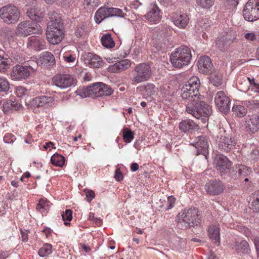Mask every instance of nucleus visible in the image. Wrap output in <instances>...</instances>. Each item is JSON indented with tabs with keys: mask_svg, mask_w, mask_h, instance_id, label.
<instances>
[{
	"mask_svg": "<svg viewBox=\"0 0 259 259\" xmlns=\"http://www.w3.org/2000/svg\"><path fill=\"white\" fill-rule=\"evenodd\" d=\"M10 89V83L4 77H0V92H7Z\"/></svg>",
	"mask_w": 259,
	"mask_h": 259,
	"instance_id": "46",
	"label": "nucleus"
},
{
	"mask_svg": "<svg viewBox=\"0 0 259 259\" xmlns=\"http://www.w3.org/2000/svg\"><path fill=\"white\" fill-rule=\"evenodd\" d=\"M176 199L173 196L167 197V209H171L175 206Z\"/></svg>",
	"mask_w": 259,
	"mask_h": 259,
	"instance_id": "55",
	"label": "nucleus"
},
{
	"mask_svg": "<svg viewBox=\"0 0 259 259\" xmlns=\"http://www.w3.org/2000/svg\"><path fill=\"white\" fill-rule=\"evenodd\" d=\"M114 178L118 181H120L122 180L123 175L119 168H116L115 170Z\"/></svg>",
	"mask_w": 259,
	"mask_h": 259,
	"instance_id": "62",
	"label": "nucleus"
},
{
	"mask_svg": "<svg viewBox=\"0 0 259 259\" xmlns=\"http://www.w3.org/2000/svg\"><path fill=\"white\" fill-rule=\"evenodd\" d=\"M179 225L184 224V228L197 226L200 224L201 220L200 212L195 207L185 209L182 213H179Z\"/></svg>",
	"mask_w": 259,
	"mask_h": 259,
	"instance_id": "5",
	"label": "nucleus"
},
{
	"mask_svg": "<svg viewBox=\"0 0 259 259\" xmlns=\"http://www.w3.org/2000/svg\"><path fill=\"white\" fill-rule=\"evenodd\" d=\"M192 59L191 51L186 46H181L172 52L170 56V61L177 68L187 66Z\"/></svg>",
	"mask_w": 259,
	"mask_h": 259,
	"instance_id": "3",
	"label": "nucleus"
},
{
	"mask_svg": "<svg viewBox=\"0 0 259 259\" xmlns=\"http://www.w3.org/2000/svg\"><path fill=\"white\" fill-rule=\"evenodd\" d=\"M42 32L41 26L37 23L24 21L17 25L15 34L18 36L26 37L32 34H40Z\"/></svg>",
	"mask_w": 259,
	"mask_h": 259,
	"instance_id": "7",
	"label": "nucleus"
},
{
	"mask_svg": "<svg viewBox=\"0 0 259 259\" xmlns=\"http://www.w3.org/2000/svg\"><path fill=\"white\" fill-rule=\"evenodd\" d=\"M214 167L221 175L228 173L232 165L231 162L223 154H217L214 160Z\"/></svg>",
	"mask_w": 259,
	"mask_h": 259,
	"instance_id": "12",
	"label": "nucleus"
},
{
	"mask_svg": "<svg viewBox=\"0 0 259 259\" xmlns=\"http://www.w3.org/2000/svg\"><path fill=\"white\" fill-rule=\"evenodd\" d=\"M216 107L220 112L227 113L230 111V100L224 91L218 92L214 97Z\"/></svg>",
	"mask_w": 259,
	"mask_h": 259,
	"instance_id": "11",
	"label": "nucleus"
},
{
	"mask_svg": "<svg viewBox=\"0 0 259 259\" xmlns=\"http://www.w3.org/2000/svg\"><path fill=\"white\" fill-rule=\"evenodd\" d=\"M89 31L87 25L85 24H81L76 27L75 34L77 37H81L87 34Z\"/></svg>",
	"mask_w": 259,
	"mask_h": 259,
	"instance_id": "40",
	"label": "nucleus"
},
{
	"mask_svg": "<svg viewBox=\"0 0 259 259\" xmlns=\"http://www.w3.org/2000/svg\"><path fill=\"white\" fill-rule=\"evenodd\" d=\"M48 15L50 21L48 23L46 37L50 44L56 45L64 37L63 24L58 13L55 11H50Z\"/></svg>",
	"mask_w": 259,
	"mask_h": 259,
	"instance_id": "1",
	"label": "nucleus"
},
{
	"mask_svg": "<svg viewBox=\"0 0 259 259\" xmlns=\"http://www.w3.org/2000/svg\"><path fill=\"white\" fill-rule=\"evenodd\" d=\"M246 20L254 21L259 19V0H249L243 10Z\"/></svg>",
	"mask_w": 259,
	"mask_h": 259,
	"instance_id": "9",
	"label": "nucleus"
},
{
	"mask_svg": "<svg viewBox=\"0 0 259 259\" xmlns=\"http://www.w3.org/2000/svg\"><path fill=\"white\" fill-rule=\"evenodd\" d=\"M108 11L109 17H120L122 18L125 16V14L119 8L110 7L108 8Z\"/></svg>",
	"mask_w": 259,
	"mask_h": 259,
	"instance_id": "42",
	"label": "nucleus"
},
{
	"mask_svg": "<svg viewBox=\"0 0 259 259\" xmlns=\"http://www.w3.org/2000/svg\"><path fill=\"white\" fill-rule=\"evenodd\" d=\"M245 38L247 40L254 41L256 39V36L253 32L247 33L244 35Z\"/></svg>",
	"mask_w": 259,
	"mask_h": 259,
	"instance_id": "57",
	"label": "nucleus"
},
{
	"mask_svg": "<svg viewBox=\"0 0 259 259\" xmlns=\"http://www.w3.org/2000/svg\"><path fill=\"white\" fill-rule=\"evenodd\" d=\"M62 219L64 221H71L72 219V211L70 209H66L62 214Z\"/></svg>",
	"mask_w": 259,
	"mask_h": 259,
	"instance_id": "51",
	"label": "nucleus"
},
{
	"mask_svg": "<svg viewBox=\"0 0 259 259\" xmlns=\"http://www.w3.org/2000/svg\"><path fill=\"white\" fill-rule=\"evenodd\" d=\"M145 18L149 21L158 23L161 20L162 14L161 11L156 4H151L150 10L145 15Z\"/></svg>",
	"mask_w": 259,
	"mask_h": 259,
	"instance_id": "23",
	"label": "nucleus"
},
{
	"mask_svg": "<svg viewBox=\"0 0 259 259\" xmlns=\"http://www.w3.org/2000/svg\"><path fill=\"white\" fill-rule=\"evenodd\" d=\"M108 17H109L108 8L105 6L101 7L95 13V21L96 23L99 24Z\"/></svg>",
	"mask_w": 259,
	"mask_h": 259,
	"instance_id": "29",
	"label": "nucleus"
},
{
	"mask_svg": "<svg viewBox=\"0 0 259 259\" xmlns=\"http://www.w3.org/2000/svg\"><path fill=\"white\" fill-rule=\"evenodd\" d=\"M100 82L93 83L92 85L79 88L76 91L77 94L82 98L92 97V98L99 97L98 92L99 86Z\"/></svg>",
	"mask_w": 259,
	"mask_h": 259,
	"instance_id": "15",
	"label": "nucleus"
},
{
	"mask_svg": "<svg viewBox=\"0 0 259 259\" xmlns=\"http://www.w3.org/2000/svg\"><path fill=\"white\" fill-rule=\"evenodd\" d=\"M179 128L184 133L192 132L193 131L198 130L199 127L197 124L190 119H185L180 122Z\"/></svg>",
	"mask_w": 259,
	"mask_h": 259,
	"instance_id": "26",
	"label": "nucleus"
},
{
	"mask_svg": "<svg viewBox=\"0 0 259 259\" xmlns=\"http://www.w3.org/2000/svg\"><path fill=\"white\" fill-rule=\"evenodd\" d=\"M98 92L99 97L110 96L113 93L112 89L110 87L102 82H100Z\"/></svg>",
	"mask_w": 259,
	"mask_h": 259,
	"instance_id": "34",
	"label": "nucleus"
},
{
	"mask_svg": "<svg viewBox=\"0 0 259 259\" xmlns=\"http://www.w3.org/2000/svg\"><path fill=\"white\" fill-rule=\"evenodd\" d=\"M13 107V102L10 100L3 104V111L5 113L9 112Z\"/></svg>",
	"mask_w": 259,
	"mask_h": 259,
	"instance_id": "53",
	"label": "nucleus"
},
{
	"mask_svg": "<svg viewBox=\"0 0 259 259\" xmlns=\"http://www.w3.org/2000/svg\"><path fill=\"white\" fill-rule=\"evenodd\" d=\"M244 106L245 105H234L232 109L233 114L239 117L244 116L247 113V110L244 107Z\"/></svg>",
	"mask_w": 259,
	"mask_h": 259,
	"instance_id": "35",
	"label": "nucleus"
},
{
	"mask_svg": "<svg viewBox=\"0 0 259 259\" xmlns=\"http://www.w3.org/2000/svg\"><path fill=\"white\" fill-rule=\"evenodd\" d=\"M37 64L44 67H51L55 64V57L51 52H44L37 59Z\"/></svg>",
	"mask_w": 259,
	"mask_h": 259,
	"instance_id": "20",
	"label": "nucleus"
},
{
	"mask_svg": "<svg viewBox=\"0 0 259 259\" xmlns=\"http://www.w3.org/2000/svg\"><path fill=\"white\" fill-rule=\"evenodd\" d=\"M53 83L61 89H66L73 85L74 83L73 77L66 74H57L52 78Z\"/></svg>",
	"mask_w": 259,
	"mask_h": 259,
	"instance_id": "13",
	"label": "nucleus"
},
{
	"mask_svg": "<svg viewBox=\"0 0 259 259\" xmlns=\"http://www.w3.org/2000/svg\"><path fill=\"white\" fill-rule=\"evenodd\" d=\"M152 74V69L148 63H142L138 64L132 71V84L136 85L147 81L151 77Z\"/></svg>",
	"mask_w": 259,
	"mask_h": 259,
	"instance_id": "6",
	"label": "nucleus"
},
{
	"mask_svg": "<svg viewBox=\"0 0 259 259\" xmlns=\"http://www.w3.org/2000/svg\"><path fill=\"white\" fill-rule=\"evenodd\" d=\"M233 248L238 253L248 254L250 249L248 243L245 240L241 238H238L235 240Z\"/></svg>",
	"mask_w": 259,
	"mask_h": 259,
	"instance_id": "25",
	"label": "nucleus"
},
{
	"mask_svg": "<svg viewBox=\"0 0 259 259\" xmlns=\"http://www.w3.org/2000/svg\"><path fill=\"white\" fill-rule=\"evenodd\" d=\"M253 242L257 253L259 254V237L256 236L254 238Z\"/></svg>",
	"mask_w": 259,
	"mask_h": 259,
	"instance_id": "64",
	"label": "nucleus"
},
{
	"mask_svg": "<svg viewBox=\"0 0 259 259\" xmlns=\"http://www.w3.org/2000/svg\"><path fill=\"white\" fill-rule=\"evenodd\" d=\"M210 81L213 84V85L216 87H219L222 84V79L219 77H212L211 79H210Z\"/></svg>",
	"mask_w": 259,
	"mask_h": 259,
	"instance_id": "56",
	"label": "nucleus"
},
{
	"mask_svg": "<svg viewBox=\"0 0 259 259\" xmlns=\"http://www.w3.org/2000/svg\"><path fill=\"white\" fill-rule=\"evenodd\" d=\"M250 157L253 160H257L259 157V150L257 149L253 150L250 153Z\"/></svg>",
	"mask_w": 259,
	"mask_h": 259,
	"instance_id": "61",
	"label": "nucleus"
},
{
	"mask_svg": "<svg viewBox=\"0 0 259 259\" xmlns=\"http://www.w3.org/2000/svg\"><path fill=\"white\" fill-rule=\"evenodd\" d=\"M198 67L200 72L203 74H211L213 70V66L210 58L207 56L200 57L198 61Z\"/></svg>",
	"mask_w": 259,
	"mask_h": 259,
	"instance_id": "17",
	"label": "nucleus"
},
{
	"mask_svg": "<svg viewBox=\"0 0 259 259\" xmlns=\"http://www.w3.org/2000/svg\"><path fill=\"white\" fill-rule=\"evenodd\" d=\"M34 69L30 66L17 65L13 67L11 76L13 80H21L28 78Z\"/></svg>",
	"mask_w": 259,
	"mask_h": 259,
	"instance_id": "10",
	"label": "nucleus"
},
{
	"mask_svg": "<svg viewBox=\"0 0 259 259\" xmlns=\"http://www.w3.org/2000/svg\"><path fill=\"white\" fill-rule=\"evenodd\" d=\"M186 111L197 119L202 118L203 122H205L210 115L211 107L203 101L195 99L188 102L186 106Z\"/></svg>",
	"mask_w": 259,
	"mask_h": 259,
	"instance_id": "2",
	"label": "nucleus"
},
{
	"mask_svg": "<svg viewBox=\"0 0 259 259\" xmlns=\"http://www.w3.org/2000/svg\"><path fill=\"white\" fill-rule=\"evenodd\" d=\"M200 84L198 77L197 76L191 77L181 89L182 99L188 100L189 102H191L195 99H201L202 96L199 92Z\"/></svg>",
	"mask_w": 259,
	"mask_h": 259,
	"instance_id": "4",
	"label": "nucleus"
},
{
	"mask_svg": "<svg viewBox=\"0 0 259 259\" xmlns=\"http://www.w3.org/2000/svg\"><path fill=\"white\" fill-rule=\"evenodd\" d=\"M228 43L227 38L225 36H221L218 38L216 42V46L221 51L224 50L227 47Z\"/></svg>",
	"mask_w": 259,
	"mask_h": 259,
	"instance_id": "45",
	"label": "nucleus"
},
{
	"mask_svg": "<svg viewBox=\"0 0 259 259\" xmlns=\"http://www.w3.org/2000/svg\"><path fill=\"white\" fill-rule=\"evenodd\" d=\"M3 140L5 143L11 144L15 141L16 138L12 134L7 133L5 135Z\"/></svg>",
	"mask_w": 259,
	"mask_h": 259,
	"instance_id": "52",
	"label": "nucleus"
},
{
	"mask_svg": "<svg viewBox=\"0 0 259 259\" xmlns=\"http://www.w3.org/2000/svg\"><path fill=\"white\" fill-rule=\"evenodd\" d=\"M16 94L18 97L22 98L23 96L28 95L29 91L24 87H18L16 89Z\"/></svg>",
	"mask_w": 259,
	"mask_h": 259,
	"instance_id": "50",
	"label": "nucleus"
},
{
	"mask_svg": "<svg viewBox=\"0 0 259 259\" xmlns=\"http://www.w3.org/2000/svg\"><path fill=\"white\" fill-rule=\"evenodd\" d=\"M9 59L0 55V72L4 71L5 70L9 68Z\"/></svg>",
	"mask_w": 259,
	"mask_h": 259,
	"instance_id": "47",
	"label": "nucleus"
},
{
	"mask_svg": "<svg viewBox=\"0 0 259 259\" xmlns=\"http://www.w3.org/2000/svg\"><path fill=\"white\" fill-rule=\"evenodd\" d=\"M140 89L141 91H145L148 96L153 95L156 90L155 86L152 83H147L146 85L141 86Z\"/></svg>",
	"mask_w": 259,
	"mask_h": 259,
	"instance_id": "41",
	"label": "nucleus"
},
{
	"mask_svg": "<svg viewBox=\"0 0 259 259\" xmlns=\"http://www.w3.org/2000/svg\"><path fill=\"white\" fill-rule=\"evenodd\" d=\"M198 5L203 8H210L214 4V0H196Z\"/></svg>",
	"mask_w": 259,
	"mask_h": 259,
	"instance_id": "48",
	"label": "nucleus"
},
{
	"mask_svg": "<svg viewBox=\"0 0 259 259\" xmlns=\"http://www.w3.org/2000/svg\"><path fill=\"white\" fill-rule=\"evenodd\" d=\"M49 202L44 198L39 199L38 203L36 206V209L40 212L43 213L47 212L49 209Z\"/></svg>",
	"mask_w": 259,
	"mask_h": 259,
	"instance_id": "38",
	"label": "nucleus"
},
{
	"mask_svg": "<svg viewBox=\"0 0 259 259\" xmlns=\"http://www.w3.org/2000/svg\"><path fill=\"white\" fill-rule=\"evenodd\" d=\"M236 142L233 137L222 136L219 141V148L224 152H230L236 145Z\"/></svg>",
	"mask_w": 259,
	"mask_h": 259,
	"instance_id": "19",
	"label": "nucleus"
},
{
	"mask_svg": "<svg viewBox=\"0 0 259 259\" xmlns=\"http://www.w3.org/2000/svg\"><path fill=\"white\" fill-rule=\"evenodd\" d=\"M236 171L235 174H233L232 176L235 180L238 179L240 177H246L251 172L250 167L242 164L236 165Z\"/></svg>",
	"mask_w": 259,
	"mask_h": 259,
	"instance_id": "28",
	"label": "nucleus"
},
{
	"mask_svg": "<svg viewBox=\"0 0 259 259\" xmlns=\"http://www.w3.org/2000/svg\"><path fill=\"white\" fill-rule=\"evenodd\" d=\"M171 19L175 25L180 28H185L189 21L188 15L181 12L172 13Z\"/></svg>",
	"mask_w": 259,
	"mask_h": 259,
	"instance_id": "22",
	"label": "nucleus"
},
{
	"mask_svg": "<svg viewBox=\"0 0 259 259\" xmlns=\"http://www.w3.org/2000/svg\"><path fill=\"white\" fill-rule=\"evenodd\" d=\"M192 145L197 149V154H203L206 156L208 154V144L206 137L198 136Z\"/></svg>",
	"mask_w": 259,
	"mask_h": 259,
	"instance_id": "18",
	"label": "nucleus"
},
{
	"mask_svg": "<svg viewBox=\"0 0 259 259\" xmlns=\"http://www.w3.org/2000/svg\"><path fill=\"white\" fill-rule=\"evenodd\" d=\"M122 132V139L124 142L129 143L134 139L135 133L131 129L127 127H124Z\"/></svg>",
	"mask_w": 259,
	"mask_h": 259,
	"instance_id": "36",
	"label": "nucleus"
},
{
	"mask_svg": "<svg viewBox=\"0 0 259 259\" xmlns=\"http://www.w3.org/2000/svg\"><path fill=\"white\" fill-rule=\"evenodd\" d=\"M32 106L36 107L48 108L54 104V100L52 97L41 96L33 98L31 102Z\"/></svg>",
	"mask_w": 259,
	"mask_h": 259,
	"instance_id": "16",
	"label": "nucleus"
},
{
	"mask_svg": "<svg viewBox=\"0 0 259 259\" xmlns=\"http://www.w3.org/2000/svg\"><path fill=\"white\" fill-rule=\"evenodd\" d=\"M198 24L200 26L203 30L208 31L210 30L212 22L208 18L202 19L200 20Z\"/></svg>",
	"mask_w": 259,
	"mask_h": 259,
	"instance_id": "44",
	"label": "nucleus"
},
{
	"mask_svg": "<svg viewBox=\"0 0 259 259\" xmlns=\"http://www.w3.org/2000/svg\"><path fill=\"white\" fill-rule=\"evenodd\" d=\"M224 183L218 179L211 180L205 185V189L209 195H217L222 193L224 190Z\"/></svg>",
	"mask_w": 259,
	"mask_h": 259,
	"instance_id": "14",
	"label": "nucleus"
},
{
	"mask_svg": "<svg viewBox=\"0 0 259 259\" xmlns=\"http://www.w3.org/2000/svg\"><path fill=\"white\" fill-rule=\"evenodd\" d=\"M102 45L107 48H112L115 46V42L109 33L104 34L101 38Z\"/></svg>",
	"mask_w": 259,
	"mask_h": 259,
	"instance_id": "33",
	"label": "nucleus"
},
{
	"mask_svg": "<svg viewBox=\"0 0 259 259\" xmlns=\"http://www.w3.org/2000/svg\"><path fill=\"white\" fill-rule=\"evenodd\" d=\"M20 17L19 9L12 4H8L0 9V18L7 24L16 23Z\"/></svg>",
	"mask_w": 259,
	"mask_h": 259,
	"instance_id": "8",
	"label": "nucleus"
},
{
	"mask_svg": "<svg viewBox=\"0 0 259 259\" xmlns=\"http://www.w3.org/2000/svg\"><path fill=\"white\" fill-rule=\"evenodd\" d=\"M131 64L129 60L124 59L110 65L108 68V71L111 73H118L127 69Z\"/></svg>",
	"mask_w": 259,
	"mask_h": 259,
	"instance_id": "24",
	"label": "nucleus"
},
{
	"mask_svg": "<svg viewBox=\"0 0 259 259\" xmlns=\"http://www.w3.org/2000/svg\"><path fill=\"white\" fill-rule=\"evenodd\" d=\"M249 207L254 211H259V191L252 193L249 201Z\"/></svg>",
	"mask_w": 259,
	"mask_h": 259,
	"instance_id": "31",
	"label": "nucleus"
},
{
	"mask_svg": "<svg viewBox=\"0 0 259 259\" xmlns=\"http://www.w3.org/2000/svg\"><path fill=\"white\" fill-rule=\"evenodd\" d=\"M100 3V0H84V5L92 9H95Z\"/></svg>",
	"mask_w": 259,
	"mask_h": 259,
	"instance_id": "49",
	"label": "nucleus"
},
{
	"mask_svg": "<svg viewBox=\"0 0 259 259\" xmlns=\"http://www.w3.org/2000/svg\"><path fill=\"white\" fill-rule=\"evenodd\" d=\"M27 46L35 51H40L45 48L46 42L42 38L30 37L28 38Z\"/></svg>",
	"mask_w": 259,
	"mask_h": 259,
	"instance_id": "27",
	"label": "nucleus"
},
{
	"mask_svg": "<svg viewBox=\"0 0 259 259\" xmlns=\"http://www.w3.org/2000/svg\"><path fill=\"white\" fill-rule=\"evenodd\" d=\"M84 62L90 67L99 68L103 66L104 62L102 58L97 55L88 53L84 56Z\"/></svg>",
	"mask_w": 259,
	"mask_h": 259,
	"instance_id": "21",
	"label": "nucleus"
},
{
	"mask_svg": "<svg viewBox=\"0 0 259 259\" xmlns=\"http://www.w3.org/2000/svg\"><path fill=\"white\" fill-rule=\"evenodd\" d=\"M242 90L244 92H246L248 90H251L252 92H256V93H259V84L256 83L254 84V86H252L251 87H248V85H247L245 88H243L242 89Z\"/></svg>",
	"mask_w": 259,
	"mask_h": 259,
	"instance_id": "54",
	"label": "nucleus"
},
{
	"mask_svg": "<svg viewBox=\"0 0 259 259\" xmlns=\"http://www.w3.org/2000/svg\"><path fill=\"white\" fill-rule=\"evenodd\" d=\"M95 196V194L93 190H89L86 193L87 200L90 202Z\"/></svg>",
	"mask_w": 259,
	"mask_h": 259,
	"instance_id": "58",
	"label": "nucleus"
},
{
	"mask_svg": "<svg viewBox=\"0 0 259 259\" xmlns=\"http://www.w3.org/2000/svg\"><path fill=\"white\" fill-rule=\"evenodd\" d=\"M52 253V245L50 243H45L39 248L38 251L41 257L48 256Z\"/></svg>",
	"mask_w": 259,
	"mask_h": 259,
	"instance_id": "37",
	"label": "nucleus"
},
{
	"mask_svg": "<svg viewBox=\"0 0 259 259\" xmlns=\"http://www.w3.org/2000/svg\"><path fill=\"white\" fill-rule=\"evenodd\" d=\"M242 104L250 110H256L259 108V102L255 100L244 101Z\"/></svg>",
	"mask_w": 259,
	"mask_h": 259,
	"instance_id": "43",
	"label": "nucleus"
},
{
	"mask_svg": "<svg viewBox=\"0 0 259 259\" xmlns=\"http://www.w3.org/2000/svg\"><path fill=\"white\" fill-rule=\"evenodd\" d=\"M208 233L209 237L219 245L220 241V230L215 225H211L208 227Z\"/></svg>",
	"mask_w": 259,
	"mask_h": 259,
	"instance_id": "30",
	"label": "nucleus"
},
{
	"mask_svg": "<svg viewBox=\"0 0 259 259\" xmlns=\"http://www.w3.org/2000/svg\"><path fill=\"white\" fill-rule=\"evenodd\" d=\"M248 126L252 133L259 131V115L251 118L248 121Z\"/></svg>",
	"mask_w": 259,
	"mask_h": 259,
	"instance_id": "39",
	"label": "nucleus"
},
{
	"mask_svg": "<svg viewBox=\"0 0 259 259\" xmlns=\"http://www.w3.org/2000/svg\"><path fill=\"white\" fill-rule=\"evenodd\" d=\"M34 17H36V19H32L33 21H40L41 19L43 17L44 15L42 12L40 11L36 10L35 13H34Z\"/></svg>",
	"mask_w": 259,
	"mask_h": 259,
	"instance_id": "63",
	"label": "nucleus"
},
{
	"mask_svg": "<svg viewBox=\"0 0 259 259\" xmlns=\"http://www.w3.org/2000/svg\"><path fill=\"white\" fill-rule=\"evenodd\" d=\"M27 230H22L21 229V234L22 241L24 242H26L28 240V235Z\"/></svg>",
	"mask_w": 259,
	"mask_h": 259,
	"instance_id": "60",
	"label": "nucleus"
},
{
	"mask_svg": "<svg viewBox=\"0 0 259 259\" xmlns=\"http://www.w3.org/2000/svg\"><path fill=\"white\" fill-rule=\"evenodd\" d=\"M36 10V9L30 8L27 10V15L30 19H36V17L34 16Z\"/></svg>",
	"mask_w": 259,
	"mask_h": 259,
	"instance_id": "59",
	"label": "nucleus"
},
{
	"mask_svg": "<svg viewBox=\"0 0 259 259\" xmlns=\"http://www.w3.org/2000/svg\"><path fill=\"white\" fill-rule=\"evenodd\" d=\"M65 161V157L58 153L54 154L51 158V162L56 166H63Z\"/></svg>",
	"mask_w": 259,
	"mask_h": 259,
	"instance_id": "32",
	"label": "nucleus"
}]
</instances>
